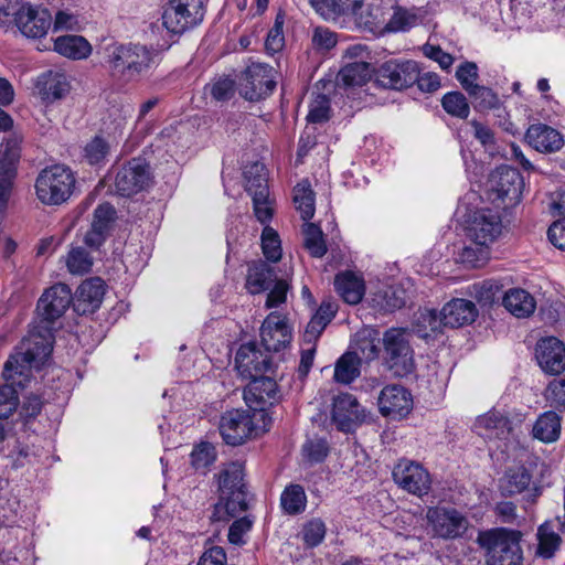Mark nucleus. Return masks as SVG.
Wrapping results in <instances>:
<instances>
[{"mask_svg":"<svg viewBox=\"0 0 565 565\" xmlns=\"http://www.w3.org/2000/svg\"><path fill=\"white\" fill-rule=\"evenodd\" d=\"M426 17L427 11L424 8L413 7L407 9L395 7L386 29L391 32H405L423 23Z\"/></svg>","mask_w":565,"mask_h":565,"instance_id":"7c9ffc66","label":"nucleus"},{"mask_svg":"<svg viewBox=\"0 0 565 565\" xmlns=\"http://www.w3.org/2000/svg\"><path fill=\"white\" fill-rule=\"evenodd\" d=\"M468 95L472 98L473 107L477 110L495 109L500 106L498 94L489 87L477 85Z\"/></svg>","mask_w":565,"mask_h":565,"instance_id":"5fc2aeb1","label":"nucleus"},{"mask_svg":"<svg viewBox=\"0 0 565 565\" xmlns=\"http://www.w3.org/2000/svg\"><path fill=\"white\" fill-rule=\"evenodd\" d=\"M380 413L392 419H401L413 408V397L408 390L399 384L386 385L377 398Z\"/></svg>","mask_w":565,"mask_h":565,"instance_id":"f3484780","label":"nucleus"},{"mask_svg":"<svg viewBox=\"0 0 565 565\" xmlns=\"http://www.w3.org/2000/svg\"><path fill=\"white\" fill-rule=\"evenodd\" d=\"M327 533L326 524L320 519L307 522L301 531L303 543L307 547H316L322 543Z\"/></svg>","mask_w":565,"mask_h":565,"instance_id":"13d9d810","label":"nucleus"},{"mask_svg":"<svg viewBox=\"0 0 565 565\" xmlns=\"http://www.w3.org/2000/svg\"><path fill=\"white\" fill-rule=\"evenodd\" d=\"M14 22L24 36L40 39L47 33L52 15L45 8L24 3L14 12Z\"/></svg>","mask_w":565,"mask_h":565,"instance_id":"2eb2a0df","label":"nucleus"},{"mask_svg":"<svg viewBox=\"0 0 565 565\" xmlns=\"http://www.w3.org/2000/svg\"><path fill=\"white\" fill-rule=\"evenodd\" d=\"M66 266L71 274L84 275L92 269L93 257L84 247L74 246L67 254Z\"/></svg>","mask_w":565,"mask_h":565,"instance_id":"09e8293b","label":"nucleus"},{"mask_svg":"<svg viewBox=\"0 0 565 565\" xmlns=\"http://www.w3.org/2000/svg\"><path fill=\"white\" fill-rule=\"evenodd\" d=\"M72 170L63 164L43 169L35 179V194L44 205H61L72 195L75 186Z\"/></svg>","mask_w":565,"mask_h":565,"instance_id":"423d86ee","label":"nucleus"},{"mask_svg":"<svg viewBox=\"0 0 565 565\" xmlns=\"http://www.w3.org/2000/svg\"><path fill=\"white\" fill-rule=\"evenodd\" d=\"M441 105L447 114L460 119H466L470 114L467 98L460 92L447 93L441 99Z\"/></svg>","mask_w":565,"mask_h":565,"instance_id":"3c124183","label":"nucleus"},{"mask_svg":"<svg viewBox=\"0 0 565 565\" xmlns=\"http://www.w3.org/2000/svg\"><path fill=\"white\" fill-rule=\"evenodd\" d=\"M489 257V246H466L460 253V260L472 268L482 267Z\"/></svg>","mask_w":565,"mask_h":565,"instance_id":"bf43d9fd","label":"nucleus"},{"mask_svg":"<svg viewBox=\"0 0 565 565\" xmlns=\"http://www.w3.org/2000/svg\"><path fill=\"white\" fill-rule=\"evenodd\" d=\"M204 0H170L162 12V23L172 33H183L203 21Z\"/></svg>","mask_w":565,"mask_h":565,"instance_id":"0eeeda50","label":"nucleus"},{"mask_svg":"<svg viewBox=\"0 0 565 565\" xmlns=\"http://www.w3.org/2000/svg\"><path fill=\"white\" fill-rule=\"evenodd\" d=\"M36 88L43 100L53 103L65 97L71 86L64 74L49 72L39 77Z\"/></svg>","mask_w":565,"mask_h":565,"instance_id":"c85d7f7f","label":"nucleus"},{"mask_svg":"<svg viewBox=\"0 0 565 565\" xmlns=\"http://www.w3.org/2000/svg\"><path fill=\"white\" fill-rule=\"evenodd\" d=\"M334 286L343 300L350 305L359 303L365 292L364 280L351 271L338 274Z\"/></svg>","mask_w":565,"mask_h":565,"instance_id":"2f4dec72","label":"nucleus"},{"mask_svg":"<svg viewBox=\"0 0 565 565\" xmlns=\"http://www.w3.org/2000/svg\"><path fill=\"white\" fill-rule=\"evenodd\" d=\"M394 482L404 491L423 497L431 487L429 472L418 462L401 459L392 471Z\"/></svg>","mask_w":565,"mask_h":565,"instance_id":"9d476101","label":"nucleus"},{"mask_svg":"<svg viewBox=\"0 0 565 565\" xmlns=\"http://www.w3.org/2000/svg\"><path fill=\"white\" fill-rule=\"evenodd\" d=\"M537 555L550 558L555 552L559 548L562 543V537L559 533H557L554 529L553 523H548L547 521L541 524L537 529Z\"/></svg>","mask_w":565,"mask_h":565,"instance_id":"c03bdc74","label":"nucleus"},{"mask_svg":"<svg viewBox=\"0 0 565 565\" xmlns=\"http://www.w3.org/2000/svg\"><path fill=\"white\" fill-rule=\"evenodd\" d=\"M412 339V332L403 328H390L383 333V366L393 377L404 379L416 372Z\"/></svg>","mask_w":565,"mask_h":565,"instance_id":"20e7f679","label":"nucleus"},{"mask_svg":"<svg viewBox=\"0 0 565 565\" xmlns=\"http://www.w3.org/2000/svg\"><path fill=\"white\" fill-rule=\"evenodd\" d=\"M115 218L116 210L111 204H99L94 211L92 225L84 236V243L90 248H99L106 241Z\"/></svg>","mask_w":565,"mask_h":565,"instance_id":"4be33fe9","label":"nucleus"},{"mask_svg":"<svg viewBox=\"0 0 565 565\" xmlns=\"http://www.w3.org/2000/svg\"><path fill=\"white\" fill-rule=\"evenodd\" d=\"M303 245L312 257L321 258L327 254V244L321 228L315 223L303 225Z\"/></svg>","mask_w":565,"mask_h":565,"instance_id":"49530a36","label":"nucleus"},{"mask_svg":"<svg viewBox=\"0 0 565 565\" xmlns=\"http://www.w3.org/2000/svg\"><path fill=\"white\" fill-rule=\"evenodd\" d=\"M502 232V221L497 212L489 209L476 211L468 223L467 236L475 245L489 246Z\"/></svg>","mask_w":565,"mask_h":565,"instance_id":"ddd939ff","label":"nucleus"},{"mask_svg":"<svg viewBox=\"0 0 565 565\" xmlns=\"http://www.w3.org/2000/svg\"><path fill=\"white\" fill-rule=\"evenodd\" d=\"M280 505L284 512L289 515H296L305 511L307 505V495L300 484H289L280 495Z\"/></svg>","mask_w":565,"mask_h":565,"instance_id":"a18cd8bd","label":"nucleus"},{"mask_svg":"<svg viewBox=\"0 0 565 565\" xmlns=\"http://www.w3.org/2000/svg\"><path fill=\"white\" fill-rule=\"evenodd\" d=\"M475 430L487 439L505 440L512 433V423L508 416L493 409L477 418Z\"/></svg>","mask_w":565,"mask_h":565,"instance_id":"393cba45","label":"nucleus"},{"mask_svg":"<svg viewBox=\"0 0 565 565\" xmlns=\"http://www.w3.org/2000/svg\"><path fill=\"white\" fill-rule=\"evenodd\" d=\"M476 543L483 551L486 565H521L519 534L502 527L479 531Z\"/></svg>","mask_w":565,"mask_h":565,"instance_id":"39448f33","label":"nucleus"},{"mask_svg":"<svg viewBox=\"0 0 565 565\" xmlns=\"http://www.w3.org/2000/svg\"><path fill=\"white\" fill-rule=\"evenodd\" d=\"M372 74L371 64L366 62H353L343 66L338 74V82L345 87L364 85Z\"/></svg>","mask_w":565,"mask_h":565,"instance_id":"ea45409f","label":"nucleus"},{"mask_svg":"<svg viewBox=\"0 0 565 565\" xmlns=\"http://www.w3.org/2000/svg\"><path fill=\"white\" fill-rule=\"evenodd\" d=\"M532 476L524 467L509 469L500 480V488L504 495H515L530 486Z\"/></svg>","mask_w":565,"mask_h":565,"instance_id":"79ce46f5","label":"nucleus"},{"mask_svg":"<svg viewBox=\"0 0 565 565\" xmlns=\"http://www.w3.org/2000/svg\"><path fill=\"white\" fill-rule=\"evenodd\" d=\"M276 82L267 64L252 63L239 77L241 94L245 99L258 100L273 93Z\"/></svg>","mask_w":565,"mask_h":565,"instance_id":"9b49d317","label":"nucleus"},{"mask_svg":"<svg viewBox=\"0 0 565 565\" xmlns=\"http://www.w3.org/2000/svg\"><path fill=\"white\" fill-rule=\"evenodd\" d=\"M40 456V447L34 444H18L13 450V466L15 468H22L26 465L35 463Z\"/></svg>","mask_w":565,"mask_h":565,"instance_id":"680f3d73","label":"nucleus"},{"mask_svg":"<svg viewBox=\"0 0 565 565\" xmlns=\"http://www.w3.org/2000/svg\"><path fill=\"white\" fill-rule=\"evenodd\" d=\"M329 454V446L324 439H309L302 446V455L309 463L322 462Z\"/></svg>","mask_w":565,"mask_h":565,"instance_id":"052dcab7","label":"nucleus"},{"mask_svg":"<svg viewBox=\"0 0 565 565\" xmlns=\"http://www.w3.org/2000/svg\"><path fill=\"white\" fill-rule=\"evenodd\" d=\"M478 317L476 305L471 300L456 298L447 302L440 311L445 327L459 328L472 323Z\"/></svg>","mask_w":565,"mask_h":565,"instance_id":"a878e982","label":"nucleus"},{"mask_svg":"<svg viewBox=\"0 0 565 565\" xmlns=\"http://www.w3.org/2000/svg\"><path fill=\"white\" fill-rule=\"evenodd\" d=\"M362 358L353 351L344 352L334 363L333 380L349 385L361 375Z\"/></svg>","mask_w":565,"mask_h":565,"instance_id":"473e14b6","label":"nucleus"},{"mask_svg":"<svg viewBox=\"0 0 565 565\" xmlns=\"http://www.w3.org/2000/svg\"><path fill=\"white\" fill-rule=\"evenodd\" d=\"M17 377L14 376V382L10 380L11 384L0 386V419L9 418L19 406V397L14 386L23 387L24 384L22 380Z\"/></svg>","mask_w":565,"mask_h":565,"instance_id":"de8ad7c7","label":"nucleus"},{"mask_svg":"<svg viewBox=\"0 0 565 565\" xmlns=\"http://www.w3.org/2000/svg\"><path fill=\"white\" fill-rule=\"evenodd\" d=\"M543 396L552 409L559 413L565 412V377L551 381Z\"/></svg>","mask_w":565,"mask_h":565,"instance_id":"4d7b16f0","label":"nucleus"},{"mask_svg":"<svg viewBox=\"0 0 565 565\" xmlns=\"http://www.w3.org/2000/svg\"><path fill=\"white\" fill-rule=\"evenodd\" d=\"M441 320L440 313L435 310H424L419 313L416 320L417 331L422 337H427L428 331L435 332L439 329Z\"/></svg>","mask_w":565,"mask_h":565,"instance_id":"338daca9","label":"nucleus"},{"mask_svg":"<svg viewBox=\"0 0 565 565\" xmlns=\"http://www.w3.org/2000/svg\"><path fill=\"white\" fill-rule=\"evenodd\" d=\"M216 478L220 498L210 519L213 522H225L248 508L244 465L238 461L225 463Z\"/></svg>","mask_w":565,"mask_h":565,"instance_id":"f257e3e1","label":"nucleus"},{"mask_svg":"<svg viewBox=\"0 0 565 565\" xmlns=\"http://www.w3.org/2000/svg\"><path fill=\"white\" fill-rule=\"evenodd\" d=\"M418 79V67L414 61L385 62L377 72V81L385 87L403 89Z\"/></svg>","mask_w":565,"mask_h":565,"instance_id":"a211bd4d","label":"nucleus"},{"mask_svg":"<svg viewBox=\"0 0 565 565\" xmlns=\"http://www.w3.org/2000/svg\"><path fill=\"white\" fill-rule=\"evenodd\" d=\"M408 300V295L399 285L387 286L376 291L372 298L374 307L385 312L403 308Z\"/></svg>","mask_w":565,"mask_h":565,"instance_id":"f704fd0d","label":"nucleus"},{"mask_svg":"<svg viewBox=\"0 0 565 565\" xmlns=\"http://www.w3.org/2000/svg\"><path fill=\"white\" fill-rule=\"evenodd\" d=\"M52 353V334L47 327L43 331H32L23 339L18 351L10 355L4 364L3 376L13 380L14 376L30 380L32 369L39 370Z\"/></svg>","mask_w":565,"mask_h":565,"instance_id":"f03ea898","label":"nucleus"},{"mask_svg":"<svg viewBox=\"0 0 565 565\" xmlns=\"http://www.w3.org/2000/svg\"><path fill=\"white\" fill-rule=\"evenodd\" d=\"M276 382L263 374L260 377L250 380V383L244 391V398L247 404H252L254 401L265 403L266 399H270L276 396ZM249 406L252 407V405Z\"/></svg>","mask_w":565,"mask_h":565,"instance_id":"a19ab883","label":"nucleus"},{"mask_svg":"<svg viewBox=\"0 0 565 565\" xmlns=\"http://www.w3.org/2000/svg\"><path fill=\"white\" fill-rule=\"evenodd\" d=\"M291 329L286 318L277 312H270L260 327L262 344L267 352H278L291 341Z\"/></svg>","mask_w":565,"mask_h":565,"instance_id":"412c9836","label":"nucleus"},{"mask_svg":"<svg viewBox=\"0 0 565 565\" xmlns=\"http://www.w3.org/2000/svg\"><path fill=\"white\" fill-rule=\"evenodd\" d=\"M151 181L149 164L142 158H134L118 169L115 177L116 192L130 196L142 191Z\"/></svg>","mask_w":565,"mask_h":565,"instance_id":"f8f14e48","label":"nucleus"},{"mask_svg":"<svg viewBox=\"0 0 565 565\" xmlns=\"http://www.w3.org/2000/svg\"><path fill=\"white\" fill-rule=\"evenodd\" d=\"M337 313V307L330 301H322L308 322L303 332V343L317 345V341Z\"/></svg>","mask_w":565,"mask_h":565,"instance_id":"c756f323","label":"nucleus"},{"mask_svg":"<svg viewBox=\"0 0 565 565\" xmlns=\"http://www.w3.org/2000/svg\"><path fill=\"white\" fill-rule=\"evenodd\" d=\"M190 457L192 467L205 472L216 460V450L212 444L201 443L193 448Z\"/></svg>","mask_w":565,"mask_h":565,"instance_id":"864d4df0","label":"nucleus"},{"mask_svg":"<svg viewBox=\"0 0 565 565\" xmlns=\"http://www.w3.org/2000/svg\"><path fill=\"white\" fill-rule=\"evenodd\" d=\"M536 359L542 370L548 374H559L565 370V345L551 337L536 345Z\"/></svg>","mask_w":565,"mask_h":565,"instance_id":"5701e85b","label":"nucleus"},{"mask_svg":"<svg viewBox=\"0 0 565 565\" xmlns=\"http://www.w3.org/2000/svg\"><path fill=\"white\" fill-rule=\"evenodd\" d=\"M562 413L548 409L540 414L533 424L531 435L543 444H553L561 437Z\"/></svg>","mask_w":565,"mask_h":565,"instance_id":"cd10ccee","label":"nucleus"},{"mask_svg":"<svg viewBox=\"0 0 565 565\" xmlns=\"http://www.w3.org/2000/svg\"><path fill=\"white\" fill-rule=\"evenodd\" d=\"M426 519L431 535L444 540L460 537L469 526L467 518L456 509L429 508Z\"/></svg>","mask_w":565,"mask_h":565,"instance_id":"1a4fd4ad","label":"nucleus"},{"mask_svg":"<svg viewBox=\"0 0 565 565\" xmlns=\"http://www.w3.org/2000/svg\"><path fill=\"white\" fill-rule=\"evenodd\" d=\"M471 295L481 306H490L497 299L502 290V285L498 280L488 279L482 282L473 284Z\"/></svg>","mask_w":565,"mask_h":565,"instance_id":"8fccbe9b","label":"nucleus"},{"mask_svg":"<svg viewBox=\"0 0 565 565\" xmlns=\"http://www.w3.org/2000/svg\"><path fill=\"white\" fill-rule=\"evenodd\" d=\"M331 416L339 430L350 433L364 422L366 415L355 396L342 393L333 398Z\"/></svg>","mask_w":565,"mask_h":565,"instance_id":"dca6fc26","label":"nucleus"},{"mask_svg":"<svg viewBox=\"0 0 565 565\" xmlns=\"http://www.w3.org/2000/svg\"><path fill=\"white\" fill-rule=\"evenodd\" d=\"M105 295V282L98 278L84 280L77 288L74 309L82 315L92 313L99 308Z\"/></svg>","mask_w":565,"mask_h":565,"instance_id":"b1692460","label":"nucleus"},{"mask_svg":"<svg viewBox=\"0 0 565 565\" xmlns=\"http://www.w3.org/2000/svg\"><path fill=\"white\" fill-rule=\"evenodd\" d=\"M71 288L65 284H56L44 291L38 301V310L46 322L61 318L72 302Z\"/></svg>","mask_w":565,"mask_h":565,"instance_id":"aec40b11","label":"nucleus"},{"mask_svg":"<svg viewBox=\"0 0 565 565\" xmlns=\"http://www.w3.org/2000/svg\"><path fill=\"white\" fill-rule=\"evenodd\" d=\"M218 429L227 445L237 446L252 436L255 426L247 411L232 409L221 416Z\"/></svg>","mask_w":565,"mask_h":565,"instance_id":"4468645a","label":"nucleus"},{"mask_svg":"<svg viewBox=\"0 0 565 565\" xmlns=\"http://www.w3.org/2000/svg\"><path fill=\"white\" fill-rule=\"evenodd\" d=\"M276 280L274 269L264 262L254 263L248 268L246 288L252 295L268 290Z\"/></svg>","mask_w":565,"mask_h":565,"instance_id":"c9c22d12","label":"nucleus"},{"mask_svg":"<svg viewBox=\"0 0 565 565\" xmlns=\"http://www.w3.org/2000/svg\"><path fill=\"white\" fill-rule=\"evenodd\" d=\"M503 305L508 311L518 318H525L535 310L534 298L523 289H511L503 297Z\"/></svg>","mask_w":565,"mask_h":565,"instance_id":"e433bc0d","label":"nucleus"},{"mask_svg":"<svg viewBox=\"0 0 565 565\" xmlns=\"http://www.w3.org/2000/svg\"><path fill=\"white\" fill-rule=\"evenodd\" d=\"M44 406L43 398L34 393L24 396L19 407V419L25 427L32 424L41 414Z\"/></svg>","mask_w":565,"mask_h":565,"instance_id":"603ef678","label":"nucleus"},{"mask_svg":"<svg viewBox=\"0 0 565 565\" xmlns=\"http://www.w3.org/2000/svg\"><path fill=\"white\" fill-rule=\"evenodd\" d=\"M456 78L460 83L461 87L469 93L477 85L479 78L478 66L475 62H465L457 67Z\"/></svg>","mask_w":565,"mask_h":565,"instance_id":"e2e57ef3","label":"nucleus"},{"mask_svg":"<svg viewBox=\"0 0 565 565\" xmlns=\"http://www.w3.org/2000/svg\"><path fill=\"white\" fill-rule=\"evenodd\" d=\"M524 181L521 173L510 167L497 168L489 178V191L493 201H501L504 207L519 204L522 200Z\"/></svg>","mask_w":565,"mask_h":565,"instance_id":"6e6552de","label":"nucleus"},{"mask_svg":"<svg viewBox=\"0 0 565 565\" xmlns=\"http://www.w3.org/2000/svg\"><path fill=\"white\" fill-rule=\"evenodd\" d=\"M262 249L265 257L273 263L281 258V243L276 230L265 225L262 233Z\"/></svg>","mask_w":565,"mask_h":565,"instance_id":"6e6d98bb","label":"nucleus"},{"mask_svg":"<svg viewBox=\"0 0 565 565\" xmlns=\"http://www.w3.org/2000/svg\"><path fill=\"white\" fill-rule=\"evenodd\" d=\"M364 0H333L332 10H324L327 15L340 17L358 15L362 9Z\"/></svg>","mask_w":565,"mask_h":565,"instance_id":"69168bd1","label":"nucleus"},{"mask_svg":"<svg viewBox=\"0 0 565 565\" xmlns=\"http://www.w3.org/2000/svg\"><path fill=\"white\" fill-rule=\"evenodd\" d=\"M22 137L12 135L0 145V170L12 171L18 175V164L21 158Z\"/></svg>","mask_w":565,"mask_h":565,"instance_id":"58836bf2","label":"nucleus"},{"mask_svg":"<svg viewBox=\"0 0 565 565\" xmlns=\"http://www.w3.org/2000/svg\"><path fill=\"white\" fill-rule=\"evenodd\" d=\"M159 53L140 44L114 46L107 56L113 77L125 82L139 79L158 64Z\"/></svg>","mask_w":565,"mask_h":565,"instance_id":"7ed1b4c3","label":"nucleus"},{"mask_svg":"<svg viewBox=\"0 0 565 565\" xmlns=\"http://www.w3.org/2000/svg\"><path fill=\"white\" fill-rule=\"evenodd\" d=\"M330 110V99L320 94L311 103L307 119L312 124H322L329 120Z\"/></svg>","mask_w":565,"mask_h":565,"instance_id":"0e129e2a","label":"nucleus"},{"mask_svg":"<svg viewBox=\"0 0 565 565\" xmlns=\"http://www.w3.org/2000/svg\"><path fill=\"white\" fill-rule=\"evenodd\" d=\"M109 150L108 143L100 137H95L84 149L85 158L90 164L100 163Z\"/></svg>","mask_w":565,"mask_h":565,"instance_id":"774afa93","label":"nucleus"},{"mask_svg":"<svg viewBox=\"0 0 565 565\" xmlns=\"http://www.w3.org/2000/svg\"><path fill=\"white\" fill-rule=\"evenodd\" d=\"M235 364L242 377L254 380L270 369L271 359L268 353L258 350L255 343H246L239 347Z\"/></svg>","mask_w":565,"mask_h":565,"instance_id":"6ab92c4d","label":"nucleus"},{"mask_svg":"<svg viewBox=\"0 0 565 565\" xmlns=\"http://www.w3.org/2000/svg\"><path fill=\"white\" fill-rule=\"evenodd\" d=\"M54 51L71 60H84L90 55L92 45L81 35H63L54 40Z\"/></svg>","mask_w":565,"mask_h":565,"instance_id":"72a5a7b5","label":"nucleus"},{"mask_svg":"<svg viewBox=\"0 0 565 565\" xmlns=\"http://www.w3.org/2000/svg\"><path fill=\"white\" fill-rule=\"evenodd\" d=\"M292 200L296 210L300 213V217L303 221L307 222L313 217L316 211V194L307 179L296 184Z\"/></svg>","mask_w":565,"mask_h":565,"instance_id":"4c0bfd02","label":"nucleus"},{"mask_svg":"<svg viewBox=\"0 0 565 565\" xmlns=\"http://www.w3.org/2000/svg\"><path fill=\"white\" fill-rule=\"evenodd\" d=\"M245 190L254 198H265L269 194L265 167L260 163L250 166L245 172Z\"/></svg>","mask_w":565,"mask_h":565,"instance_id":"37998d69","label":"nucleus"},{"mask_svg":"<svg viewBox=\"0 0 565 565\" xmlns=\"http://www.w3.org/2000/svg\"><path fill=\"white\" fill-rule=\"evenodd\" d=\"M525 139L535 150L545 153L556 152L564 146L562 134L544 124L531 125L526 130Z\"/></svg>","mask_w":565,"mask_h":565,"instance_id":"bb28decb","label":"nucleus"}]
</instances>
